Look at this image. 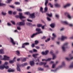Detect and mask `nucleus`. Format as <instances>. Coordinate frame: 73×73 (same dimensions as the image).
Instances as JSON below:
<instances>
[{
  "mask_svg": "<svg viewBox=\"0 0 73 73\" xmlns=\"http://www.w3.org/2000/svg\"><path fill=\"white\" fill-rule=\"evenodd\" d=\"M47 19L48 20V21H50V20H51L48 17H47Z\"/></svg>",
  "mask_w": 73,
  "mask_h": 73,
  "instance_id": "nucleus-59",
  "label": "nucleus"
},
{
  "mask_svg": "<svg viewBox=\"0 0 73 73\" xmlns=\"http://www.w3.org/2000/svg\"><path fill=\"white\" fill-rule=\"evenodd\" d=\"M3 60H9L10 59V57L6 55L3 56Z\"/></svg>",
  "mask_w": 73,
  "mask_h": 73,
  "instance_id": "nucleus-8",
  "label": "nucleus"
},
{
  "mask_svg": "<svg viewBox=\"0 0 73 73\" xmlns=\"http://www.w3.org/2000/svg\"><path fill=\"white\" fill-rule=\"evenodd\" d=\"M38 69L39 70H40L41 71H43V70H44V69L41 68V67H39L38 68Z\"/></svg>",
  "mask_w": 73,
  "mask_h": 73,
  "instance_id": "nucleus-39",
  "label": "nucleus"
},
{
  "mask_svg": "<svg viewBox=\"0 0 73 73\" xmlns=\"http://www.w3.org/2000/svg\"><path fill=\"white\" fill-rule=\"evenodd\" d=\"M11 23L13 24V25H15V23L14 21H11Z\"/></svg>",
  "mask_w": 73,
  "mask_h": 73,
  "instance_id": "nucleus-52",
  "label": "nucleus"
},
{
  "mask_svg": "<svg viewBox=\"0 0 73 73\" xmlns=\"http://www.w3.org/2000/svg\"><path fill=\"white\" fill-rule=\"evenodd\" d=\"M24 14H25V15H30V12H29L28 11V12H25L24 13Z\"/></svg>",
  "mask_w": 73,
  "mask_h": 73,
  "instance_id": "nucleus-25",
  "label": "nucleus"
},
{
  "mask_svg": "<svg viewBox=\"0 0 73 73\" xmlns=\"http://www.w3.org/2000/svg\"><path fill=\"white\" fill-rule=\"evenodd\" d=\"M36 48L37 49H40V47L38 46H35Z\"/></svg>",
  "mask_w": 73,
  "mask_h": 73,
  "instance_id": "nucleus-57",
  "label": "nucleus"
},
{
  "mask_svg": "<svg viewBox=\"0 0 73 73\" xmlns=\"http://www.w3.org/2000/svg\"><path fill=\"white\" fill-rule=\"evenodd\" d=\"M17 26H18V25L17 26V29L19 31H20V30H21V28L20 27H19Z\"/></svg>",
  "mask_w": 73,
  "mask_h": 73,
  "instance_id": "nucleus-37",
  "label": "nucleus"
},
{
  "mask_svg": "<svg viewBox=\"0 0 73 73\" xmlns=\"http://www.w3.org/2000/svg\"><path fill=\"white\" fill-rule=\"evenodd\" d=\"M52 59V58H48L46 60V61H50V60Z\"/></svg>",
  "mask_w": 73,
  "mask_h": 73,
  "instance_id": "nucleus-58",
  "label": "nucleus"
},
{
  "mask_svg": "<svg viewBox=\"0 0 73 73\" xmlns=\"http://www.w3.org/2000/svg\"><path fill=\"white\" fill-rule=\"evenodd\" d=\"M27 21H28L29 22H32V20L29 19H27Z\"/></svg>",
  "mask_w": 73,
  "mask_h": 73,
  "instance_id": "nucleus-53",
  "label": "nucleus"
},
{
  "mask_svg": "<svg viewBox=\"0 0 73 73\" xmlns=\"http://www.w3.org/2000/svg\"><path fill=\"white\" fill-rule=\"evenodd\" d=\"M40 12H42V13H44V12H43V8H42V7H40Z\"/></svg>",
  "mask_w": 73,
  "mask_h": 73,
  "instance_id": "nucleus-26",
  "label": "nucleus"
},
{
  "mask_svg": "<svg viewBox=\"0 0 73 73\" xmlns=\"http://www.w3.org/2000/svg\"><path fill=\"white\" fill-rule=\"evenodd\" d=\"M30 64L31 66H33L35 65V62L33 61H30Z\"/></svg>",
  "mask_w": 73,
  "mask_h": 73,
  "instance_id": "nucleus-17",
  "label": "nucleus"
},
{
  "mask_svg": "<svg viewBox=\"0 0 73 73\" xmlns=\"http://www.w3.org/2000/svg\"><path fill=\"white\" fill-rule=\"evenodd\" d=\"M16 54L18 56H20V51L19 50H17L16 51Z\"/></svg>",
  "mask_w": 73,
  "mask_h": 73,
  "instance_id": "nucleus-27",
  "label": "nucleus"
},
{
  "mask_svg": "<svg viewBox=\"0 0 73 73\" xmlns=\"http://www.w3.org/2000/svg\"><path fill=\"white\" fill-rule=\"evenodd\" d=\"M35 45H37V44H38V41H37V40H36L35 41Z\"/></svg>",
  "mask_w": 73,
  "mask_h": 73,
  "instance_id": "nucleus-50",
  "label": "nucleus"
},
{
  "mask_svg": "<svg viewBox=\"0 0 73 73\" xmlns=\"http://www.w3.org/2000/svg\"><path fill=\"white\" fill-rule=\"evenodd\" d=\"M47 15L48 16H49V17H52V14H49L48 13L47 14Z\"/></svg>",
  "mask_w": 73,
  "mask_h": 73,
  "instance_id": "nucleus-49",
  "label": "nucleus"
},
{
  "mask_svg": "<svg viewBox=\"0 0 73 73\" xmlns=\"http://www.w3.org/2000/svg\"><path fill=\"white\" fill-rule=\"evenodd\" d=\"M68 44V43H65L62 46V49L64 52H65V48L67 47Z\"/></svg>",
  "mask_w": 73,
  "mask_h": 73,
  "instance_id": "nucleus-6",
  "label": "nucleus"
},
{
  "mask_svg": "<svg viewBox=\"0 0 73 73\" xmlns=\"http://www.w3.org/2000/svg\"><path fill=\"white\" fill-rule=\"evenodd\" d=\"M15 4L16 5H20V3L19 2H16L15 3Z\"/></svg>",
  "mask_w": 73,
  "mask_h": 73,
  "instance_id": "nucleus-48",
  "label": "nucleus"
},
{
  "mask_svg": "<svg viewBox=\"0 0 73 73\" xmlns=\"http://www.w3.org/2000/svg\"><path fill=\"white\" fill-rule=\"evenodd\" d=\"M62 22L66 25H69V24L66 21H62Z\"/></svg>",
  "mask_w": 73,
  "mask_h": 73,
  "instance_id": "nucleus-44",
  "label": "nucleus"
},
{
  "mask_svg": "<svg viewBox=\"0 0 73 73\" xmlns=\"http://www.w3.org/2000/svg\"><path fill=\"white\" fill-rule=\"evenodd\" d=\"M12 12H13V11H8V13L9 14V15H12Z\"/></svg>",
  "mask_w": 73,
  "mask_h": 73,
  "instance_id": "nucleus-47",
  "label": "nucleus"
},
{
  "mask_svg": "<svg viewBox=\"0 0 73 73\" xmlns=\"http://www.w3.org/2000/svg\"><path fill=\"white\" fill-rule=\"evenodd\" d=\"M67 38V37L66 36H62V37L61 40H65V39H66Z\"/></svg>",
  "mask_w": 73,
  "mask_h": 73,
  "instance_id": "nucleus-22",
  "label": "nucleus"
},
{
  "mask_svg": "<svg viewBox=\"0 0 73 73\" xmlns=\"http://www.w3.org/2000/svg\"><path fill=\"white\" fill-rule=\"evenodd\" d=\"M29 45V43H25L22 44V48H24L25 45Z\"/></svg>",
  "mask_w": 73,
  "mask_h": 73,
  "instance_id": "nucleus-15",
  "label": "nucleus"
},
{
  "mask_svg": "<svg viewBox=\"0 0 73 73\" xmlns=\"http://www.w3.org/2000/svg\"><path fill=\"white\" fill-rule=\"evenodd\" d=\"M73 59V57H71L70 59L69 58H66V60H70L71 59Z\"/></svg>",
  "mask_w": 73,
  "mask_h": 73,
  "instance_id": "nucleus-38",
  "label": "nucleus"
},
{
  "mask_svg": "<svg viewBox=\"0 0 73 73\" xmlns=\"http://www.w3.org/2000/svg\"><path fill=\"white\" fill-rule=\"evenodd\" d=\"M21 61H23V62H24L25 61H26L27 60V58H21Z\"/></svg>",
  "mask_w": 73,
  "mask_h": 73,
  "instance_id": "nucleus-23",
  "label": "nucleus"
},
{
  "mask_svg": "<svg viewBox=\"0 0 73 73\" xmlns=\"http://www.w3.org/2000/svg\"><path fill=\"white\" fill-rule=\"evenodd\" d=\"M69 68H73V62H72V63L71 65L70 66Z\"/></svg>",
  "mask_w": 73,
  "mask_h": 73,
  "instance_id": "nucleus-32",
  "label": "nucleus"
},
{
  "mask_svg": "<svg viewBox=\"0 0 73 73\" xmlns=\"http://www.w3.org/2000/svg\"><path fill=\"white\" fill-rule=\"evenodd\" d=\"M37 56H39V54H33V57H34V58H36Z\"/></svg>",
  "mask_w": 73,
  "mask_h": 73,
  "instance_id": "nucleus-21",
  "label": "nucleus"
},
{
  "mask_svg": "<svg viewBox=\"0 0 73 73\" xmlns=\"http://www.w3.org/2000/svg\"><path fill=\"white\" fill-rule=\"evenodd\" d=\"M4 68H5V67L4 65H2L0 66V69H4Z\"/></svg>",
  "mask_w": 73,
  "mask_h": 73,
  "instance_id": "nucleus-24",
  "label": "nucleus"
},
{
  "mask_svg": "<svg viewBox=\"0 0 73 73\" xmlns=\"http://www.w3.org/2000/svg\"><path fill=\"white\" fill-rule=\"evenodd\" d=\"M41 54L42 55H45V52L44 51H42L41 52Z\"/></svg>",
  "mask_w": 73,
  "mask_h": 73,
  "instance_id": "nucleus-51",
  "label": "nucleus"
},
{
  "mask_svg": "<svg viewBox=\"0 0 73 73\" xmlns=\"http://www.w3.org/2000/svg\"><path fill=\"white\" fill-rule=\"evenodd\" d=\"M19 15H17L15 16L16 18H20V19H25V17H24L22 16L23 13H19Z\"/></svg>",
  "mask_w": 73,
  "mask_h": 73,
  "instance_id": "nucleus-2",
  "label": "nucleus"
},
{
  "mask_svg": "<svg viewBox=\"0 0 73 73\" xmlns=\"http://www.w3.org/2000/svg\"><path fill=\"white\" fill-rule=\"evenodd\" d=\"M33 51L34 52H37V50L36 49H33Z\"/></svg>",
  "mask_w": 73,
  "mask_h": 73,
  "instance_id": "nucleus-60",
  "label": "nucleus"
},
{
  "mask_svg": "<svg viewBox=\"0 0 73 73\" xmlns=\"http://www.w3.org/2000/svg\"><path fill=\"white\" fill-rule=\"evenodd\" d=\"M10 42H11V44H12L13 45H15L16 43V44L17 45H18V43L17 42H16L14 41L13 39L11 37H10Z\"/></svg>",
  "mask_w": 73,
  "mask_h": 73,
  "instance_id": "nucleus-3",
  "label": "nucleus"
},
{
  "mask_svg": "<svg viewBox=\"0 0 73 73\" xmlns=\"http://www.w3.org/2000/svg\"><path fill=\"white\" fill-rule=\"evenodd\" d=\"M15 70L14 69H12L11 68H10L8 70L7 72H15Z\"/></svg>",
  "mask_w": 73,
  "mask_h": 73,
  "instance_id": "nucleus-18",
  "label": "nucleus"
},
{
  "mask_svg": "<svg viewBox=\"0 0 73 73\" xmlns=\"http://www.w3.org/2000/svg\"><path fill=\"white\" fill-rule=\"evenodd\" d=\"M36 25L35 24L32 25V26L31 27H36Z\"/></svg>",
  "mask_w": 73,
  "mask_h": 73,
  "instance_id": "nucleus-62",
  "label": "nucleus"
},
{
  "mask_svg": "<svg viewBox=\"0 0 73 73\" xmlns=\"http://www.w3.org/2000/svg\"><path fill=\"white\" fill-rule=\"evenodd\" d=\"M46 24H45V25L43 26H41V28L42 29H45V26H46Z\"/></svg>",
  "mask_w": 73,
  "mask_h": 73,
  "instance_id": "nucleus-42",
  "label": "nucleus"
},
{
  "mask_svg": "<svg viewBox=\"0 0 73 73\" xmlns=\"http://www.w3.org/2000/svg\"><path fill=\"white\" fill-rule=\"evenodd\" d=\"M25 25V22H24V21H23V22H18L16 24L17 26V25L21 26L22 25Z\"/></svg>",
  "mask_w": 73,
  "mask_h": 73,
  "instance_id": "nucleus-7",
  "label": "nucleus"
},
{
  "mask_svg": "<svg viewBox=\"0 0 73 73\" xmlns=\"http://www.w3.org/2000/svg\"><path fill=\"white\" fill-rule=\"evenodd\" d=\"M71 4H67L66 5H65L64 6V8H66V7H68L70 6V5H71Z\"/></svg>",
  "mask_w": 73,
  "mask_h": 73,
  "instance_id": "nucleus-29",
  "label": "nucleus"
},
{
  "mask_svg": "<svg viewBox=\"0 0 73 73\" xmlns=\"http://www.w3.org/2000/svg\"><path fill=\"white\" fill-rule=\"evenodd\" d=\"M17 10L18 11H19L20 12H21V11H22V10L20 9H17Z\"/></svg>",
  "mask_w": 73,
  "mask_h": 73,
  "instance_id": "nucleus-55",
  "label": "nucleus"
},
{
  "mask_svg": "<svg viewBox=\"0 0 73 73\" xmlns=\"http://www.w3.org/2000/svg\"><path fill=\"white\" fill-rule=\"evenodd\" d=\"M36 31L38 32L36 33L37 35L40 33H42V32L41 31V29L39 28H36Z\"/></svg>",
  "mask_w": 73,
  "mask_h": 73,
  "instance_id": "nucleus-9",
  "label": "nucleus"
},
{
  "mask_svg": "<svg viewBox=\"0 0 73 73\" xmlns=\"http://www.w3.org/2000/svg\"><path fill=\"white\" fill-rule=\"evenodd\" d=\"M2 14L3 16H5L7 15V13L4 12H2Z\"/></svg>",
  "mask_w": 73,
  "mask_h": 73,
  "instance_id": "nucleus-41",
  "label": "nucleus"
},
{
  "mask_svg": "<svg viewBox=\"0 0 73 73\" xmlns=\"http://www.w3.org/2000/svg\"><path fill=\"white\" fill-rule=\"evenodd\" d=\"M8 64V62H5L4 64V65H3L5 67V69H8L9 68V66H7Z\"/></svg>",
  "mask_w": 73,
  "mask_h": 73,
  "instance_id": "nucleus-12",
  "label": "nucleus"
},
{
  "mask_svg": "<svg viewBox=\"0 0 73 73\" xmlns=\"http://www.w3.org/2000/svg\"><path fill=\"white\" fill-rule=\"evenodd\" d=\"M26 25H29V26H31V27H32V24L31 23H26Z\"/></svg>",
  "mask_w": 73,
  "mask_h": 73,
  "instance_id": "nucleus-35",
  "label": "nucleus"
},
{
  "mask_svg": "<svg viewBox=\"0 0 73 73\" xmlns=\"http://www.w3.org/2000/svg\"><path fill=\"white\" fill-rule=\"evenodd\" d=\"M48 4V5H50V8H53V5L52 4L50 3H49Z\"/></svg>",
  "mask_w": 73,
  "mask_h": 73,
  "instance_id": "nucleus-28",
  "label": "nucleus"
},
{
  "mask_svg": "<svg viewBox=\"0 0 73 73\" xmlns=\"http://www.w3.org/2000/svg\"><path fill=\"white\" fill-rule=\"evenodd\" d=\"M65 15H67V17L69 19H71V17L70 16V15L68 13H65Z\"/></svg>",
  "mask_w": 73,
  "mask_h": 73,
  "instance_id": "nucleus-16",
  "label": "nucleus"
},
{
  "mask_svg": "<svg viewBox=\"0 0 73 73\" xmlns=\"http://www.w3.org/2000/svg\"><path fill=\"white\" fill-rule=\"evenodd\" d=\"M42 25L41 24H37V27H42Z\"/></svg>",
  "mask_w": 73,
  "mask_h": 73,
  "instance_id": "nucleus-40",
  "label": "nucleus"
},
{
  "mask_svg": "<svg viewBox=\"0 0 73 73\" xmlns=\"http://www.w3.org/2000/svg\"><path fill=\"white\" fill-rule=\"evenodd\" d=\"M7 25L8 26H9V27H10V26H11V24L9 23H7Z\"/></svg>",
  "mask_w": 73,
  "mask_h": 73,
  "instance_id": "nucleus-54",
  "label": "nucleus"
},
{
  "mask_svg": "<svg viewBox=\"0 0 73 73\" xmlns=\"http://www.w3.org/2000/svg\"><path fill=\"white\" fill-rule=\"evenodd\" d=\"M27 65H28V63H25L22 64L21 66H27Z\"/></svg>",
  "mask_w": 73,
  "mask_h": 73,
  "instance_id": "nucleus-30",
  "label": "nucleus"
},
{
  "mask_svg": "<svg viewBox=\"0 0 73 73\" xmlns=\"http://www.w3.org/2000/svg\"><path fill=\"white\" fill-rule=\"evenodd\" d=\"M50 40V38H48L47 40H46L45 41L46 42H48V41H49Z\"/></svg>",
  "mask_w": 73,
  "mask_h": 73,
  "instance_id": "nucleus-43",
  "label": "nucleus"
},
{
  "mask_svg": "<svg viewBox=\"0 0 73 73\" xmlns=\"http://www.w3.org/2000/svg\"><path fill=\"white\" fill-rule=\"evenodd\" d=\"M48 52H49V50H46L45 51V55H46V54H48Z\"/></svg>",
  "mask_w": 73,
  "mask_h": 73,
  "instance_id": "nucleus-45",
  "label": "nucleus"
},
{
  "mask_svg": "<svg viewBox=\"0 0 73 73\" xmlns=\"http://www.w3.org/2000/svg\"><path fill=\"white\" fill-rule=\"evenodd\" d=\"M3 57L2 56L0 55V60H3Z\"/></svg>",
  "mask_w": 73,
  "mask_h": 73,
  "instance_id": "nucleus-56",
  "label": "nucleus"
},
{
  "mask_svg": "<svg viewBox=\"0 0 73 73\" xmlns=\"http://www.w3.org/2000/svg\"><path fill=\"white\" fill-rule=\"evenodd\" d=\"M16 58L15 57L14 58L13 60H10L9 61L10 64H13L15 61H16Z\"/></svg>",
  "mask_w": 73,
  "mask_h": 73,
  "instance_id": "nucleus-14",
  "label": "nucleus"
},
{
  "mask_svg": "<svg viewBox=\"0 0 73 73\" xmlns=\"http://www.w3.org/2000/svg\"><path fill=\"white\" fill-rule=\"evenodd\" d=\"M36 35H37V34L36 33L33 34V35H32L31 36V38H33V37H35V36Z\"/></svg>",
  "mask_w": 73,
  "mask_h": 73,
  "instance_id": "nucleus-33",
  "label": "nucleus"
},
{
  "mask_svg": "<svg viewBox=\"0 0 73 73\" xmlns=\"http://www.w3.org/2000/svg\"><path fill=\"white\" fill-rule=\"evenodd\" d=\"M50 54L52 55V60H54V59L55 58V55L54 54H53V51L52 50H51L50 52Z\"/></svg>",
  "mask_w": 73,
  "mask_h": 73,
  "instance_id": "nucleus-13",
  "label": "nucleus"
},
{
  "mask_svg": "<svg viewBox=\"0 0 73 73\" xmlns=\"http://www.w3.org/2000/svg\"><path fill=\"white\" fill-rule=\"evenodd\" d=\"M35 62H36L35 63V64L36 65H45V64H46V62H40V60H39L38 58H37V60L36 59V60H35Z\"/></svg>",
  "mask_w": 73,
  "mask_h": 73,
  "instance_id": "nucleus-1",
  "label": "nucleus"
},
{
  "mask_svg": "<svg viewBox=\"0 0 73 73\" xmlns=\"http://www.w3.org/2000/svg\"><path fill=\"white\" fill-rule=\"evenodd\" d=\"M65 66V63L64 62H62V65L61 66H59L58 68H56L55 70V71H56L58 69L60 68H62L63 67Z\"/></svg>",
  "mask_w": 73,
  "mask_h": 73,
  "instance_id": "nucleus-5",
  "label": "nucleus"
},
{
  "mask_svg": "<svg viewBox=\"0 0 73 73\" xmlns=\"http://www.w3.org/2000/svg\"><path fill=\"white\" fill-rule=\"evenodd\" d=\"M35 13H33L30 14V17L31 19H35L36 17L35 16Z\"/></svg>",
  "mask_w": 73,
  "mask_h": 73,
  "instance_id": "nucleus-10",
  "label": "nucleus"
},
{
  "mask_svg": "<svg viewBox=\"0 0 73 73\" xmlns=\"http://www.w3.org/2000/svg\"><path fill=\"white\" fill-rule=\"evenodd\" d=\"M46 64H44V68H49V66L48 65H46Z\"/></svg>",
  "mask_w": 73,
  "mask_h": 73,
  "instance_id": "nucleus-46",
  "label": "nucleus"
},
{
  "mask_svg": "<svg viewBox=\"0 0 73 73\" xmlns=\"http://www.w3.org/2000/svg\"><path fill=\"white\" fill-rule=\"evenodd\" d=\"M1 0H0V7H1V6H3V5H5V4L3 3H1V2H0L1 1H0Z\"/></svg>",
  "mask_w": 73,
  "mask_h": 73,
  "instance_id": "nucleus-36",
  "label": "nucleus"
},
{
  "mask_svg": "<svg viewBox=\"0 0 73 73\" xmlns=\"http://www.w3.org/2000/svg\"><path fill=\"white\" fill-rule=\"evenodd\" d=\"M24 1L25 3H28L29 2V0H24Z\"/></svg>",
  "mask_w": 73,
  "mask_h": 73,
  "instance_id": "nucleus-61",
  "label": "nucleus"
},
{
  "mask_svg": "<svg viewBox=\"0 0 73 73\" xmlns=\"http://www.w3.org/2000/svg\"><path fill=\"white\" fill-rule=\"evenodd\" d=\"M55 66V64H53L52 66V68H54Z\"/></svg>",
  "mask_w": 73,
  "mask_h": 73,
  "instance_id": "nucleus-64",
  "label": "nucleus"
},
{
  "mask_svg": "<svg viewBox=\"0 0 73 73\" xmlns=\"http://www.w3.org/2000/svg\"><path fill=\"white\" fill-rule=\"evenodd\" d=\"M55 6L57 7H60V4L57 3L55 4Z\"/></svg>",
  "mask_w": 73,
  "mask_h": 73,
  "instance_id": "nucleus-34",
  "label": "nucleus"
},
{
  "mask_svg": "<svg viewBox=\"0 0 73 73\" xmlns=\"http://www.w3.org/2000/svg\"><path fill=\"white\" fill-rule=\"evenodd\" d=\"M55 16L58 19L59 18V15H56Z\"/></svg>",
  "mask_w": 73,
  "mask_h": 73,
  "instance_id": "nucleus-63",
  "label": "nucleus"
},
{
  "mask_svg": "<svg viewBox=\"0 0 73 73\" xmlns=\"http://www.w3.org/2000/svg\"><path fill=\"white\" fill-rule=\"evenodd\" d=\"M45 5L46 7L44 8V12H47V11H48V7L46 6L47 5V4L48 3V0H45Z\"/></svg>",
  "mask_w": 73,
  "mask_h": 73,
  "instance_id": "nucleus-4",
  "label": "nucleus"
},
{
  "mask_svg": "<svg viewBox=\"0 0 73 73\" xmlns=\"http://www.w3.org/2000/svg\"><path fill=\"white\" fill-rule=\"evenodd\" d=\"M52 37H51V39L52 40H54L55 38V34L54 33H53L52 35Z\"/></svg>",
  "mask_w": 73,
  "mask_h": 73,
  "instance_id": "nucleus-20",
  "label": "nucleus"
},
{
  "mask_svg": "<svg viewBox=\"0 0 73 73\" xmlns=\"http://www.w3.org/2000/svg\"><path fill=\"white\" fill-rule=\"evenodd\" d=\"M4 49H0V54H4Z\"/></svg>",
  "mask_w": 73,
  "mask_h": 73,
  "instance_id": "nucleus-19",
  "label": "nucleus"
},
{
  "mask_svg": "<svg viewBox=\"0 0 73 73\" xmlns=\"http://www.w3.org/2000/svg\"><path fill=\"white\" fill-rule=\"evenodd\" d=\"M17 70L18 71H19V72H20V70H21L20 69V67L21 66V65L19 63H18L17 64Z\"/></svg>",
  "mask_w": 73,
  "mask_h": 73,
  "instance_id": "nucleus-11",
  "label": "nucleus"
},
{
  "mask_svg": "<svg viewBox=\"0 0 73 73\" xmlns=\"http://www.w3.org/2000/svg\"><path fill=\"white\" fill-rule=\"evenodd\" d=\"M50 26L51 27H52V28H53L54 27V24L52 23L50 25Z\"/></svg>",
  "mask_w": 73,
  "mask_h": 73,
  "instance_id": "nucleus-31",
  "label": "nucleus"
}]
</instances>
